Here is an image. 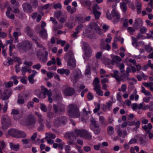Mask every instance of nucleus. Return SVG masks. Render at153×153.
Returning <instances> with one entry per match:
<instances>
[{
	"mask_svg": "<svg viewBox=\"0 0 153 153\" xmlns=\"http://www.w3.org/2000/svg\"><path fill=\"white\" fill-rule=\"evenodd\" d=\"M91 30L94 32L97 33L99 34H101V31L97 24L95 22H91L89 25Z\"/></svg>",
	"mask_w": 153,
	"mask_h": 153,
	"instance_id": "10",
	"label": "nucleus"
},
{
	"mask_svg": "<svg viewBox=\"0 0 153 153\" xmlns=\"http://www.w3.org/2000/svg\"><path fill=\"white\" fill-rule=\"evenodd\" d=\"M48 52L47 51H45V55L42 53V51L41 49L38 50L37 55L38 58L40 62L42 63L46 62L48 60Z\"/></svg>",
	"mask_w": 153,
	"mask_h": 153,
	"instance_id": "7",
	"label": "nucleus"
},
{
	"mask_svg": "<svg viewBox=\"0 0 153 153\" xmlns=\"http://www.w3.org/2000/svg\"><path fill=\"white\" fill-rule=\"evenodd\" d=\"M67 20V16L66 15H64L59 20V22L61 23H63L65 22Z\"/></svg>",
	"mask_w": 153,
	"mask_h": 153,
	"instance_id": "49",
	"label": "nucleus"
},
{
	"mask_svg": "<svg viewBox=\"0 0 153 153\" xmlns=\"http://www.w3.org/2000/svg\"><path fill=\"white\" fill-rule=\"evenodd\" d=\"M56 64L55 59L54 58H52V60L49 61L47 63L48 66H50L52 64L55 65Z\"/></svg>",
	"mask_w": 153,
	"mask_h": 153,
	"instance_id": "50",
	"label": "nucleus"
},
{
	"mask_svg": "<svg viewBox=\"0 0 153 153\" xmlns=\"http://www.w3.org/2000/svg\"><path fill=\"white\" fill-rule=\"evenodd\" d=\"M83 137L88 140H90L92 139V135L90 132L85 130Z\"/></svg>",
	"mask_w": 153,
	"mask_h": 153,
	"instance_id": "34",
	"label": "nucleus"
},
{
	"mask_svg": "<svg viewBox=\"0 0 153 153\" xmlns=\"http://www.w3.org/2000/svg\"><path fill=\"white\" fill-rule=\"evenodd\" d=\"M1 122L3 129L6 128L11 124L10 119L7 115L2 116Z\"/></svg>",
	"mask_w": 153,
	"mask_h": 153,
	"instance_id": "8",
	"label": "nucleus"
},
{
	"mask_svg": "<svg viewBox=\"0 0 153 153\" xmlns=\"http://www.w3.org/2000/svg\"><path fill=\"white\" fill-rule=\"evenodd\" d=\"M34 102H29L27 105V107L28 109H30V108H33L34 106Z\"/></svg>",
	"mask_w": 153,
	"mask_h": 153,
	"instance_id": "61",
	"label": "nucleus"
},
{
	"mask_svg": "<svg viewBox=\"0 0 153 153\" xmlns=\"http://www.w3.org/2000/svg\"><path fill=\"white\" fill-rule=\"evenodd\" d=\"M82 48L85 51V54L88 57L91 56L92 51L90 46L86 42H84Z\"/></svg>",
	"mask_w": 153,
	"mask_h": 153,
	"instance_id": "12",
	"label": "nucleus"
},
{
	"mask_svg": "<svg viewBox=\"0 0 153 153\" xmlns=\"http://www.w3.org/2000/svg\"><path fill=\"white\" fill-rule=\"evenodd\" d=\"M67 122V119L65 116L57 117L54 119L53 124L54 126L58 127L64 125Z\"/></svg>",
	"mask_w": 153,
	"mask_h": 153,
	"instance_id": "4",
	"label": "nucleus"
},
{
	"mask_svg": "<svg viewBox=\"0 0 153 153\" xmlns=\"http://www.w3.org/2000/svg\"><path fill=\"white\" fill-rule=\"evenodd\" d=\"M119 71L117 70L114 71V74L112 75V76L117 81H122L123 79L120 77V76L118 75Z\"/></svg>",
	"mask_w": 153,
	"mask_h": 153,
	"instance_id": "26",
	"label": "nucleus"
},
{
	"mask_svg": "<svg viewBox=\"0 0 153 153\" xmlns=\"http://www.w3.org/2000/svg\"><path fill=\"white\" fill-rule=\"evenodd\" d=\"M24 99L22 96H19L17 102L19 104L22 105L25 103Z\"/></svg>",
	"mask_w": 153,
	"mask_h": 153,
	"instance_id": "40",
	"label": "nucleus"
},
{
	"mask_svg": "<svg viewBox=\"0 0 153 153\" xmlns=\"http://www.w3.org/2000/svg\"><path fill=\"white\" fill-rule=\"evenodd\" d=\"M100 48L102 49H106L108 51H109L111 48V47L109 44H107L104 47L102 46H101Z\"/></svg>",
	"mask_w": 153,
	"mask_h": 153,
	"instance_id": "55",
	"label": "nucleus"
},
{
	"mask_svg": "<svg viewBox=\"0 0 153 153\" xmlns=\"http://www.w3.org/2000/svg\"><path fill=\"white\" fill-rule=\"evenodd\" d=\"M40 35L43 38H46L47 37V31L45 29H43L39 31Z\"/></svg>",
	"mask_w": 153,
	"mask_h": 153,
	"instance_id": "38",
	"label": "nucleus"
},
{
	"mask_svg": "<svg viewBox=\"0 0 153 153\" xmlns=\"http://www.w3.org/2000/svg\"><path fill=\"white\" fill-rule=\"evenodd\" d=\"M107 132L108 135L111 136L113 134L114 131L113 127L111 126H108L107 127Z\"/></svg>",
	"mask_w": 153,
	"mask_h": 153,
	"instance_id": "35",
	"label": "nucleus"
},
{
	"mask_svg": "<svg viewBox=\"0 0 153 153\" xmlns=\"http://www.w3.org/2000/svg\"><path fill=\"white\" fill-rule=\"evenodd\" d=\"M15 48V46L14 45H12L9 47V54L10 56H13V53H12L13 49Z\"/></svg>",
	"mask_w": 153,
	"mask_h": 153,
	"instance_id": "56",
	"label": "nucleus"
},
{
	"mask_svg": "<svg viewBox=\"0 0 153 153\" xmlns=\"http://www.w3.org/2000/svg\"><path fill=\"white\" fill-rule=\"evenodd\" d=\"M140 30L141 33L144 34L146 32L147 29L146 27L143 26L140 28Z\"/></svg>",
	"mask_w": 153,
	"mask_h": 153,
	"instance_id": "63",
	"label": "nucleus"
},
{
	"mask_svg": "<svg viewBox=\"0 0 153 153\" xmlns=\"http://www.w3.org/2000/svg\"><path fill=\"white\" fill-rule=\"evenodd\" d=\"M53 110L56 114H62L65 111V106L62 104H59L58 105L53 104Z\"/></svg>",
	"mask_w": 153,
	"mask_h": 153,
	"instance_id": "6",
	"label": "nucleus"
},
{
	"mask_svg": "<svg viewBox=\"0 0 153 153\" xmlns=\"http://www.w3.org/2000/svg\"><path fill=\"white\" fill-rule=\"evenodd\" d=\"M30 2L33 7L36 8L38 7L37 0H30Z\"/></svg>",
	"mask_w": 153,
	"mask_h": 153,
	"instance_id": "46",
	"label": "nucleus"
},
{
	"mask_svg": "<svg viewBox=\"0 0 153 153\" xmlns=\"http://www.w3.org/2000/svg\"><path fill=\"white\" fill-rule=\"evenodd\" d=\"M36 122V119L34 116L32 114H29L28 115L25 122L26 125H33Z\"/></svg>",
	"mask_w": 153,
	"mask_h": 153,
	"instance_id": "9",
	"label": "nucleus"
},
{
	"mask_svg": "<svg viewBox=\"0 0 153 153\" xmlns=\"http://www.w3.org/2000/svg\"><path fill=\"white\" fill-rule=\"evenodd\" d=\"M94 90H95L96 93L99 96H102L103 95V91L101 89L100 86L98 87L96 86V87H94Z\"/></svg>",
	"mask_w": 153,
	"mask_h": 153,
	"instance_id": "33",
	"label": "nucleus"
},
{
	"mask_svg": "<svg viewBox=\"0 0 153 153\" xmlns=\"http://www.w3.org/2000/svg\"><path fill=\"white\" fill-rule=\"evenodd\" d=\"M117 65L118 67L119 68L121 72L123 73L124 71V64L122 63L120 64H119Z\"/></svg>",
	"mask_w": 153,
	"mask_h": 153,
	"instance_id": "51",
	"label": "nucleus"
},
{
	"mask_svg": "<svg viewBox=\"0 0 153 153\" xmlns=\"http://www.w3.org/2000/svg\"><path fill=\"white\" fill-rule=\"evenodd\" d=\"M85 130V129L80 130L76 129L74 130V132L77 135L81 137H83Z\"/></svg>",
	"mask_w": 153,
	"mask_h": 153,
	"instance_id": "29",
	"label": "nucleus"
},
{
	"mask_svg": "<svg viewBox=\"0 0 153 153\" xmlns=\"http://www.w3.org/2000/svg\"><path fill=\"white\" fill-rule=\"evenodd\" d=\"M152 128V126L151 123L145 125L142 127V128L145 130L146 133H149Z\"/></svg>",
	"mask_w": 153,
	"mask_h": 153,
	"instance_id": "24",
	"label": "nucleus"
},
{
	"mask_svg": "<svg viewBox=\"0 0 153 153\" xmlns=\"http://www.w3.org/2000/svg\"><path fill=\"white\" fill-rule=\"evenodd\" d=\"M120 7L123 12L126 13L127 10V7L126 3L124 2H122L120 3Z\"/></svg>",
	"mask_w": 153,
	"mask_h": 153,
	"instance_id": "28",
	"label": "nucleus"
},
{
	"mask_svg": "<svg viewBox=\"0 0 153 153\" xmlns=\"http://www.w3.org/2000/svg\"><path fill=\"white\" fill-rule=\"evenodd\" d=\"M22 35L21 32L18 33L17 31L14 32L13 33V36L14 38V42L15 43H17L19 42L18 37Z\"/></svg>",
	"mask_w": 153,
	"mask_h": 153,
	"instance_id": "30",
	"label": "nucleus"
},
{
	"mask_svg": "<svg viewBox=\"0 0 153 153\" xmlns=\"http://www.w3.org/2000/svg\"><path fill=\"white\" fill-rule=\"evenodd\" d=\"M22 48L24 51H28L31 48L30 42L27 40L24 41L22 43Z\"/></svg>",
	"mask_w": 153,
	"mask_h": 153,
	"instance_id": "18",
	"label": "nucleus"
},
{
	"mask_svg": "<svg viewBox=\"0 0 153 153\" xmlns=\"http://www.w3.org/2000/svg\"><path fill=\"white\" fill-rule=\"evenodd\" d=\"M10 148L14 150L17 151L19 149V144L15 145L13 143H10Z\"/></svg>",
	"mask_w": 153,
	"mask_h": 153,
	"instance_id": "31",
	"label": "nucleus"
},
{
	"mask_svg": "<svg viewBox=\"0 0 153 153\" xmlns=\"http://www.w3.org/2000/svg\"><path fill=\"white\" fill-rule=\"evenodd\" d=\"M93 13L95 19H98L101 14V13L98 11H93Z\"/></svg>",
	"mask_w": 153,
	"mask_h": 153,
	"instance_id": "47",
	"label": "nucleus"
},
{
	"mask_svg": "<svg viewBox=\"0 0 153 153\" xmlns=\"http://www.w3.org/2000/svg\"><path fill=\"white\" fill-rule=\"evenodd\" d=\"M106 16L108 20H112L114 24L118 22L120 20V14L115 9H113L111 14L107 12Z\"/></svg>",
	"mask_w": 153,
	"mask_h": 153,
	"instance_id": "2",
	"label": "nucleus"
},
{
	"mask_svg": "<svg viewBox=\"0 0 153 153\" xmlns=\"http://www.w3.org/2000/svg\"><path fill=\"white\" fill-rule=\"evenodd\" d=\"M57 72L59 74H65L67 76H68L70 73L69 70L67 69H64L62 68L61 69H58L57 70Z\"/></svg>",
	"mask_w": 153,
	"mask_h": 153,
	"instance_id": "25",
	"label": "nucleus"
},
{
	"mask_svg": "<svg viewBox=\"0 0 153 153\" xmlns=\"http://www.w3.org/2000/svg\"><path fill=\"white\" fill-rule=\"evenodd\" d=\"M56 113L54 112H50L47 113V116L49 118L52 119L56 116Z\"/></svg>",
	"mask_w": 153,
	"mask_h": 153,
	"instance_id": "43",
	"label": "nucleus"
},
{
	"mask_svg": "<svg viewBox=\"0 0 153 153\" xmlns=\"http://www.w3.org/2000/svg\"><path fill=\"white\" fill-rule=\"evenodd\" d=\"M136 7L137 12V13L140 14L141 13L142 10V4L140 2H137L136 4Z\"/></svg>",
	"mask_w": 153,
	"mask_h": 153,
	"instance_id": "36",
	"label": "nucleus"
},
{
	"mask_svg": "<svg viewBox=\"0 0 153 153\" xmlns=\"http://www.w3.org/2000/svg\"><path fill=\"white\" fill-rule=\"evenodd\" d=\"M75 20L76 21L78 22L79 23H83L85 22L83 17L80 14H79L76 16Z\"/></svg>",
	"mask_w": 153,
	"mask_h": 153,
	"instance_id": "32",
	"label": "nucleus"
},
{
	"mask_svg": "<svg viewBox=\"0 0 153 153\" xmlns=\"http://www.w3.org/2000/svg\"><path fill=\"white\" fill-rule=\"evenodd\" d=\"M68 65L70 66V69H73L76 65L75 59L74 58L69 59L67 60Z\"/></svg>",
	"mask_w": 153,
	"mask_h": 153,
	"instance_id": "22",
	"label": "nucleus"
},
{
	"mask_svg": "<svg viewBox=\"0 0 153 153\" xmlns=\"http://www.w3.org/2000/svg\"><path fill=\"white\" fill-rule=\"evenodd\" d=\"M30 141V140L29 139H23L22 140L24 148H29L31 147V144L29 143Z\"/></svg>",
	"mask_w": 153,
	"mask_h": 153,
	"instance_id": "21",
	"label": "nucleus"
},
{
	"mask_svg": "<svg viewBox=\"0 0 153 153\" xmlns=\"http://www.w3.org/2000/svg\"><path fill=\"white\" fill-rule=\"evenodd\" d=\"M113 59L115 61V63L117 65L119 64L122 60V59L117 56H114L113 58Z\"/></svg>",
	"mask_w": 153,
	"mask_h": 153,
	"instance_id": "39",
	"label": "nucleus"
},
{
	"mask_svg": "<svg viewBox=\"0 0 153 153\" xmlns=\"http://www.w3.org/2000/svg\"><path fill=\"white\" fill-rule=\"evenodd\" d=\"M67 111L69 116L71 118H78L80 116L79 108L76 104L69 105L67 107Z\"/></svg>",
	"mask_w": 153,
	"mask_h": 153,
	"instance_id": "1",
	"label": "nucleus"
},
{
	"mask_svg": "<svg viewBox=\"0 0 153 153\" xmlns=\"http://www.w3.org/2000/svg\"><path fill=\"white\" fill-rule=\"evenodd\" d=\"M81 77V74L79 71L75 70L71 73L70 78L71 81L74 83H76Z\"/></svg>",
	"mask_w": 153,
	"mask_h": 153,
	"instance_id": "5",
	"label": "nucleus"
},
{
	"mask_svg": "<svg viewBox=\"0 0 153 153\" xmlns=\"http://www.w3.org/2000/svg\"><path fill=\"white\" fill-rule=\"evenodd\" d=\"M13 92L11 89H6L3 92L1 99L3 100H7L12 94Z\"/></svg>",
	"mask_w": 153,
	"mask_h": 153,
	"instance_id": "13",
	"label": "nucleus"
},
{
	"mask_svg": "<svg viewBox=\"0 0 153 153\" xmlns=\"http://www.w3.org/2000/svg\"><path fill=\"white\" fill-rule=\"evenodd\" d=\"M46 135L47 136H46V137L49 138H51L54 139L56 137L55 134L50 132L46 133Z\"/></svg>",
	"mask_w": 153,
	"mask_h": 153,
	"instance_id": "44",
	"label": "nucleus"
},
{
	"mask_svg": "<svg viewBox=\"0 0 153 153\" xmlns=\"http://www.w3.org/2000/svg\"><path fill=\"white\" fill-rule=\"evenodd\" d=\"M8 134L13 137L18 138L19 134L20 131L18 129L12 128L9 129L8 131Z\"/></svg>",
	"mask_w": 153,
	"mask_h": 153,
	"instance_id": "14",
	"label": "nucleus"
},
{
	"mask_svg": "<svg viewBox=\"0 0 153 153\" xmlns=\"http://www.w3.org/2000/svg\"><path fill=\"white\" fill-rule=\"evenodd\" d=\"M129 75V74H128L126 73V74H123L122 75L120 76V77L123 79L122 80L123 81H124V80H131V79L128 77Z\"/></svg>",
	"mask_w": 153,
	"mask_h": 153,
	"instance_id": "42",
	"label": "nucleus"
},
{
	"mask_svg": "<svg viewBox=\"0 0 153 153\" xmlns=\"http://www.w3.org/2000/svg\"><path fill=\"white\" fill-rule=\"evenodd\" d=\"M42 89L43 91L42 93L44 96L47 95L48 96H52V92L51 90H48L47 88H45L44 86H42Z\"/></svg>",
	"mask_w": 153,
	"mask_h": 153,
	"instance_id": "23",
	"label": "nucleus"
},
{
	"mask_svg": "<svg viewBox=\"0 0 153 153\" xmlns=\"http://www.w3.org/2000/svg\"><path fill=\"white\" fill-rule=\"evenodd\" d=\"M75 93L74 89L70 87H67L64 91V94L67 96H71Z\"/></svg>",
	"mask_w": 153,
	"mask_h": 153,
	"instance_id": "15",
	"label": "nucleus"
},
{
	"mask_svg": "<svg viewBox=\"0 0 153 153\" xmlns=\"http://www.w3.org/2000/svg\"><path fill=\"white\" fill-rule=\"evenodd\" d=\"M90 128L94 133L97 135L99 134L101 132V129L97 122L93 118H91V120Z\"/></svg>",
	"mask_w": 153,
	"mask_h": 153,
	"instance_id": "3",
	"label": "nucleus"
},
{
	"mask_svg": "<svg viewBox=\"0 0 153 153\" xmlns=\"http://www.w3.org/2000/svg\"><path fill=\"white\" fill-rule=\"evenodd\" d=\"M34 94L39 98H41V95L42 94L40 90L39 89L36 90L34 92Z\"/></svg>",
	"mask_w": 153,
	"mask_h": 153,
	"instance_id": "48",
	"label": "nucleus"
},
{
	"mask_svg": "<svg viewBox=\"0 0 153 153\" xmlns=\"http://www.w3.org/2000/svg\"><path fill=\"white\" fill-rule=\"evenodd\" d=\"M34 76L32 75H30L28 76V79L29 82L32 84H33L34 82V80L33 79V77Z\"/></svg>",
	"mask_w": 153,
	"mask_h": 153,
	"instance_id": "53",
	"label": "nucleus"
},
{
	"mask_svg": "<svg viewBox=\"0 0 153 153\" xmlns=\"http://www.w3.org/2000/svg\"><path fill=\"white\" fill-rule=\"evenodd\" d=\"M105 118L102 116H100L99 117V121L102 124H105Z\"/></svg>",
	"mask_w": 153,
	"mask_h": 153,
	"instance_id": "62",
	"label": "nucleus"
},
{
	"mask_svg": "<svg viewBox=\"0 0 153 153\" xmlns=\"http://www.w3.org/2000/svg\"><path fill=\"white\" fill-rule=\"evenodd\" d=\"M40 109L44 112H46L47 111V107L45 105L43 104H41Z\"/></svg>",
	"mask_w": 153,
	"mask_h": 153,
	"instance_id": "57",
	"label": "nucleus"
},
{
	"mask_svg": "<svg viewBox=\"0 0 153 153\" xmlns=\"http://www.w3.org/2000/svg\"><path fill=\"white\" fill-rule=\"evenodd\" d=\"M128 31L131 35H132L135 31V29L132 27H129L127 28Z\"/></svg>",
	"mask_w": 153,
	"mask_h": 153,
	"instance_id": "60",
	"label": "nucleus"
},
{
	"mask_svg": "<svg viewBox=\"0 0 153 153\" xmlns=\"http://www.w3.org/2000/svg\"><path fill=\"white\" fill-rule=\"evenodd\" d=\"M144 86L147 87H149L152 86L153 85V82H150L149 83L145 82L143 84Z\"/></svg>",
	"mask_w": 153,
	"mask_h": 153,
	"instance_id": "59",
	"label": "nucleus"
},
{
	"mask_svg": "<svg viewBox=\"0 0 153 153\" xmlns=\"http://www.w3.org/2000/svg\"><path fill=\"white\" fill-rule=\"evenodd\" d=\"M53 7L56 10L58 8L61 9L62 6V5L60 3H57L54 4L53 6Z\"/></svg>",
	"mask_w": 153,
	"mask_h": 153,
	"instance_id": "54",
	"label": "nucleus"
},
{
	"mask_svg": "<svg viewBox=\"0 0 153 153\" xmlns=\"http://www.w3.org/2000/svg\"><path fill=\"white\" fill-rule=\"evenodd\" d=\"M83 27V25L82 24H80L78 25L76 28V31H78L79 33L80 31L81 30L82 28Z\"/></svg>",
	"mask_w": 153,
	"mask_h": 153,
	"instance_id": "64",
	"label": "nucleus"
},
{
	"mask_svg": "<svg viewBox=\"0 0 153 153\" xmlns=\"http://www.w3.org/2000/svg\"><path fill=\"white\" fill-rule=\"evenodd\" d=\"M113 104V102L110 101H108L106 103L105 105L107 107V108L109 110H110V108Z\"/></svg>",
	"mask_w": 153,
	"mask_h": 153,
	"instance_id": "52",
	"label": "nucleus"
},
{
	"mask_svg": "<svg viewBox=\"0 0 153 153\" xmlns=\"http://www.w3.org/2000/svg\"><path fill=\"white\" fill-rule=\"evenodd\" d=\"M143 24L142 19L140 18L136 19L134 21V26L136 28H139Z\"/></svg>",
	"mask_w": 153,
	"mask_h": 153,
	"instance_id": "19",
	"label": "nucleus"
},
{
	"mask_svg": "<svg viewBox=\"0 0 153 153\" xmlns=\"http://www.w3.org/2000/svg\"><path fill=\"white\" fill-rule=\"evenodd\" d=\"M138 140L139 144L143 146L147 145L148 142L146 137L142 135L140 136L139 137Z\"/></svg>",
	"mask_w": 153,
	"mask_h": 153,
	"instance_id": "20",
	"label": "nucleus"
},
{
	"mask_svg": "<svg viewBox=\"0 0 153 153\" xmlns=\"http://www.w3.org/2000/svg\"><path fill=\"white\" fill-rule=\"evenodd\" d=\"M35 115L37 116L38 119L37 122L40 124L39 128L42 129L44 127V123H45V120L43 117L42 115L37 111L35 112Z\"/></svg>",
	"mask_w": 153,
	"mask_h": 153,
	"instance_id": "11",
	"label": "nucleus"
},
{
	"mask_svg": "<svg viewBox=\"0 0 153 153\" xmlns=\"http://www.w3.org/2000/svg\"><path fill=\"white\" fill-rule=\"evenodd\" d=\"M62 15V13L61 10L57 11L55 12L54 16L57 19L60 18Z\"/></svg>",
	"mask_w": 153,
	"mask_h": 153,
	"instance_id": "45",
	"label": "nucleus"
},
{
	"mask_svg": "<svg viewBox=\"0 0 153 153\" xmlns=\"http://www.w3.org/2000/svg\"><path fill=\"white\" fill-rule=\"evenodd\" d=\"M100 81V79L96 77L95 78L93 82L94 87H96V86H98V87L100 86L99 85Z\"/></svg>",
	"mask_w": 153,
	"mask_h": 153,
	"instance_id": "41",
	"label": "nucleus"
},
{
	"mask_svg": "<svg viewBox=\"0 0 153 153\" xmlns=\"http://www.w3.org/2000/svg\"><path fill=\"white\" fill-rule=\"evenodd\" d=\"M74 54L72 51L71 50H70L65 55V59L66 60H68L69 59L74 58Z\"/></svg>",
	"mask_w": 153,
	"mask_h": 153,
	"instance_id": "27",
	"label": "nucleus"
},
{
	"mask_svg": "<svg viewBox=\"0 0 153 153\" xmlns=\"http://www.w3.org/2000/svg\"><path fill=\"white\" fill-rule=\"evenodd\" d=\"M11 78L13 79V81L15 84L16 85L18 84V81L17 79L19 78L18 77L14 75L12 76L11 77Z\"/></svg>",
	"mask_w": 153,
	"mask_h": 153,
	"instance_id": "58",
	"label": "nucleus"
},
{
	"mask_svg": "<svg viewBox=\"0 0 153 153\" xmlns=\"http://www.w3.org/2000/svg\"><path fill=\"white\" fill-rule=\"evenodd\" d=\"M65 136L66 138L69 140H71L75 137L74 133L72 132H69L66 133Z\"/></svg>",
	"mask_w": 153,
	"mask_h": 153,
	"instance_id": "37",
	"label": "nucleus"
},
{
	"mask_svg": "<svg viewBox=\"0 0 153 153\" xmlns=\"http://www.w3.org/2000/svg\"><path fill=\"white\" fill-rule=\"evenodd\" d=\"M24 31L26 34L29 37H32L33 36L34 32L30 27L27 26L25 27L24 29Z\"/></svg>",
	"mask_w": 153,
	"mask_h": 153,
	"instance_id": "16",
	"label": "nucleus"
},
{
	"mask_svg": "<svg viewBox=\"0 0 153 153\" xmlns=\"http://www.w3.org/2000/svg\"><path fill=\"white\" fill-rule=\"evenodd\" d=\"M22 6L24 11L28 13H31L33 11L31 5L28 3H25L22 4Z\"/></svg>",
	"mask_w": 153,
	"mask_h": 153,
	"instance_id": "17",
	"label": "nucleus"
}]
</instances>
